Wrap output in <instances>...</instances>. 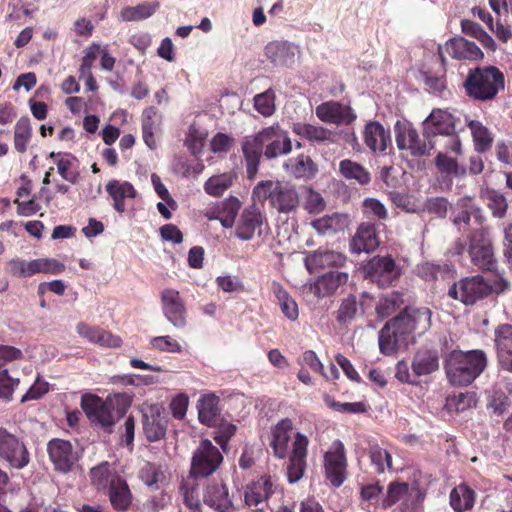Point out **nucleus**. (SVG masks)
Wrapping results in <instances>:
<instances>
[{"instance_id":"60","label":"nucleus","mask_w":512,"mask_h":512,"mask_svg":"<svg viewBox=\"0 0 512 512\" xmlns=\"http://www.w3.org/2000/svg\"><path fill=\"white\" fill-rule=\"evenodd\" d=\"M357 314V302L355 297L344 299L337 311V321L340 324H347L354 319Z\"/></svg>"},{"instance_id":"29","label":"nucleus","mask_w":512,"mask_h":512,"mask_svg":"<svg viewBox=\"0 0 512 512\" xmlns=\"http://www.w3.org/2000/svg\"><path fill=\"white\" fill-rule=\"evenodd\" d=\"M273 482L270 476H261L246 486L244 499L247 506H257L273 494Z\"/></svg>"},{"instance_id":"43","label":"nucleus","mask_w":512,"mask_h":512,"mask_svg":"<svg viewBox=\"0 0 512 512\" xmlns=\"http://www.w3.org/2000/svg\"><path fill=\"white\" fill-rule=\"evenodd\" d=\"M108 490L111 504L115 509L125 510L129 506L131 495L128 485L123 479L114 480Z\"/></svg>"},{"instance_id":"18","label":"nucleus","mask_w":512,"mask_h":512,"mask_svg":"<svg viewBox=\"0 0 512 512\" xmlns=\"http://www.w3.org/2000/svg\"><path fill=\"white\" fill-rule=\"evenodd\" d=\"M443 53L448 54L456 60H480L484 54L480 48L474 43L464 37H454L449 39L444 47L439 48V56L441 61H444Z\"/></svg>"},{"instance_id":"63","label":"nucleus","mask_w":512,"mask_h":512,"mask_svg":"<svg viewBox=\"0 0 512 512\" xmlns=\"http://www.w3.org/2000/svg\"><path fill=\"white\" fill-rule=\"evenodd\" d=\"M391 200L397 207L405 210L408 213L421 212V206L413 202L411 197L406 194L398 192L391 193Z\"/></svg>"},{"instance_id":"57","label":"nucleus","mask_w":512,"mask_h":512,"mask_svg":"<svg viewBox=\"0 0 512 512\" xmlns=\"http://www.w3.org/2000/svg\"><path fill=\"white\" fill-rule=\"evenodd\" d=\"M449 202L444 197H431L428 198L423 206L421 212H428L437 218H445L448 212Z\"/></svg>"},{"instance_id":"56","label":"nucleus","mask_w":512,"mask_h":512,"mask_svg":"<svg viewBox=\"0 0 512 512\" xmlns=\"http://www.w3.org/2000/svg\"><path fill=\"white\" fill-rule=\"evenodd\" d=\"M255 109L265 117L275 112V93L271 89L254 97Z\"/></svg>"},{"instance_id":"47","label":"nucleus","mask_w":512,"mask_h":512,"mask_svg":"<svg viewBox=\"0 0 512 512\" xmlns=\"http://www.w3.org/2000/svg\"><path fill=\"white\" fill-rule=\"evenodd\" d=\"M90 478L92 484L97 489H108L112 482L120 477H117L111 473L110 465L108 462H102L96 467H93L90 471Z\"/></svg>"},{"instance_id":"20","label":"nucleus","mask_w":512,"mask_h":512,"mask_svg":"<svg viewBox=\"0 0 512 512\" xmlns=\"http://www.w3.org/2000/svg\"><path fill=\"white\" fill-rule=\"evenodd\" d=\"M459 213L454 217V224L459 226V229H471L473 233L483 227L484 217L481 210L473 203L470 197H463L457 202Z\"/></svg>"},{"instance_id":"54","label":"nucleus","mask_w":512,"mask_h":512,"mask_svg":"<svg viewBox=\"0 0 512 512\" xmlns=\"http://www.w3.org/2000/svg\"><path fill=\"white\" fill-rule=\"evenodd\" d=\"M403 303L402 297L398 292H393L380 298L376 305V313L385 318L391 315Z\"/></svg>"},{"instance_id":"9","label":"nucleus","mask_w":512,"mask_h":512,"mask_svg":"<svg viewBox=\"0 0 512 512\" xmlns=\"http://www.w3.org/2000/svg\"><path fill=\"white\" fill-rule=\"evenodd\" d=\"M491 292L492 286L483 277L473 276L454 283L448 289V296L465 305H473Z\"/></svg>"},{"instance_id":"5","label":"nucleus","mask_w":512,"mask_h":512,"mask_svg":"<svg viewBox=\"0 0 512 512\" xmlns=\"http://www.w3.org/2000/svg\"><path fill=\"white\" fill-rule=\"evenodd\" d=\"M252 196L258 202L268 200L270 206L280 214H294L300 206L299 193L289 182L260 181L254 187Z\"/></svg>"},{"instance_id":"28","label":"nucleus","mask_w":512,"mask_h":512,"mask_svg":"<svg viewBox=\"0 0 512 512\" xmlns=\"http://www.w3.org/2000/svg\"><path fill=\"white\" fill-rule=\"evenodd\" d=\"M263 222L264 216L255 204L245 208L237 224V237L242 240L252 239L257 230L258 234L261 233L260 229Z\"/></svg>"},{"instance_id":"26","label":"nucleus","mask_w":512,"mask_h":512,"mask_svg":"<svg viewBox=\"0 0 512 512\" xmlns=\"http://www.w3.org/2000/svg\"><path fill=\"white\" fill-rule=\"evenodd\" d=\"M379 238L376 226L373 223H362L350 241V249L353 253H371L379 246Z\"/></svg>"},{"instance_id":"10","label":"nucleus","mask_w":512,"mask_h":512,"mask_svg":"<svg viewBox=\"0 0 512 512\" xmlns=\"http://www.w3.org/2000/svg\"><path fill=\"white\" fill-rule=\"evenodd\" d=\"M223 461V456L208 439L200 442L193 453L191 474L195 477H207L213 474Z\"/></svg>"},{"instance_id":"41","label":"nucleus","mask_w":512,"mask_h":512,"mask_svg":"<svg viewBox=\"0 0 512 512\" xmlns=\"http://www.w3.org/2000/svg\"><path fill=\"white\" fill-rule=\"evenodd\" d=\"M475 502V492L465 484L458 485L450 493V504L454 511L471 509Z\"/></svg>"},{"instance_id":"46","label":"nucleus","mask_w":512,"mask_h":512,"mask_svg":"<svg viewBox=\"0 0 512 512\" xmlns=\"http://www.w3.org/2000/svg\"><path fill=\"white\" fill-rule=\"evenodd\" d=\"M234 182L232 173H223L210 177L204 184V190L213 197H220L229 189Z\"/></svg>"},{"instance_id":"30","label":"nucleus","mask_w":512,"mask_h":512,"mask_svg":"<svg viewBox=\"0 0 512 512\" xmlns=\"http://www.w3.org/2000/svg\"><path fill=\"white\" fill-rule=\"evenodd\" d=\"M293 423L290 419L281 420L272 430L271 446L275 456L284 458L288 453L289 441L295 438Z\"/></svg>"},{"instance_id":"3","label":"nucleus","mask_w":512,"mask_h":512,"mask_svg":"<svg viewBox=\"0 0 512 512\" xmlns=\"http://www.w3.org/2000/svg\"><path fill=\"white\" fill-rule=\"evenodd\" d=\"M487 366V356L482 350L467 352L454 350L445 360V372L449 383L456 387L470 385Z\"/></svg>"},{"instance_id":"53","label":"nucleus","mask_w":512,"mask_h":512,"mask_svg":"<svg viewBox=\"0 0 512 512\" xmlns=\"http://www.w3.org/2000/svg\"><path fill=\"white\" fill-rule=\"evenodd\" d=\"M363 214L370 219L385 221L389 214L385 205L376 198H366L362 204Z\"/></svg>"},{"instance_id":"21","label":"nucleus","mask_w":512,"mask_h":512,"mask_svg":"<svg viewBox=\"0 0 512 512\" xmlns=\"http://www.w3.org/2000/svg\"><path fill=\"white\" fill-rule=\"evenodd\" d=\"M316 116L325 123L350 124L356 116L351 108L337 101H327L316 107Z\"/></svg>"},{"instance_id":"1","label":"nucleus","mask_w":512,"mask_h":512,"mask_svg":"<svg viewBox=\"0 0 512 512\" xmlns=\"http://www.w3.org/2000/svg\"><path fill=\"white\" fill-rule=\"evenodd\" d=\"M431 311L426 307L407 308L389 321L379 332V348L382 354L392 355L409 343L414 335H422L431 325Z\"/></svg>"},{"instance_id":"61","label":"nucleus","mask_w":512,"mask_h":512,"mask_svg":"<svg viewBox=\"0 0 512 512\" xmlns=\"http://www.w3.org/2000/svg\"><path fill=\"white\" fill-rule=\"evenodd\" d=\"M408 493V484L391 483L387 490V495L383 500V506L389 507L398 502L404 495Z\"/></svg>"},{"instance_id":"34","label":"nucleus","mask_w":512,"mask_h":512,"mask_svg":"<svg viewBox=\"0 0 512 512\" xmlns=\"http://www.w3.org/2000/svg\"><path fill=\"white\" fill-rule=\"evenodd\" d=\"M283 167L289 175L299 180H310L318 171L311 157L305 154L290 158Z\"/></svg>"},{"instance_id":"59","label":"nucleus","mask_w":512,"mask_h":512,"mask_svg":"<svg viewBox=\"0 0 512 512\" xmlns=\"http://www.w3.org/2000/svg\"><path fill=\"white\" fill-rule=\"evenodd\" d=\"M150 344L152 348L159 350L161 352L168 353H181L182 346L181 344L171 336H158L153 337L150 340Z\"/></svg>"},{"instance_id":"32","label":"nucleus","mask_w":512,"mask_h":512,"mask_svg":"<svg viewBox=\"0 0 512 512\" xmlns=\"http://www.w3.org/2000/svg\"><path fill=\"white\" fill-rule=\"evenodd\" d=\"M198 418L202 424L217 426L221 422L219 398L212 393L203 395L197 402Z\"/></svg>"},{"instance_id":"42","label":"nucleus","mask_w":512,"mask_h":512,"mask_svg":"<svg viewBox=\"0 0 512 512\" xmlns=\"http://www.w3.org/2000/svg\"><path fill=\"white\" fill-rule=\"evenodd\" d=\"M293 132L303 139L313 142H325L332 140V132L321 126L307 123H295Z\"/></svg>"},{"instance_id":"33","label":"nucleus","mask_w":512,"mask_h":512,"mask_svg":"<svg viewBox=\"0 0 512 512\" xmlns=\"http://www.w3.org/2000/svg\"><path fill=\"white\" fill-rule=\"evenodd\" d=\"M364 141L373 152H383L391 143L390 131L379 122H370L365 126Z\"/></svg>"},{"instance_id":"36","label":"nucleus","mask_w":512,"mask_h":512,"mask_svg":"<svg viewBox=\"0 0 512 512\" xmlns=\"http://www.w3.org/2000/svg\"><path fill=\"white\" fill-rule=\"evenodd\" d=\"M106 191L114 201V208L117 212L123 213L125 211L124 199L135 198L136 190L129 182H120L118 180H111L106 185Z\"/></svg>"},{"instance_id":"39","label":"nucleus","mask_w":512,"mask_h":512,"mask_svg":"<svg viewBox=\"0 0 512 512\" xmlns=\"http://www.w3.org/2000/svg\"><path fill=\"white\" fill-rule=\"evenodd\" d=\"M476 151L485 152L492 146L494 137L490 130L480 121L466 118Z\"/></svg>"},{"instance_id":"23","label":"nucleus","mask_w":512,"mask_h":512,"mask_svg":"<svg viewBox=\"0 0 512 512\" xmlns=\"http://www.w3.org/2000/svg\"><path fill=\"white\" fill-rule=\"evenodd\" d=\"M300 54L299 46L284 40L269 42L265 47L266 57L277 66H291L296 55Z\"/></svg>"},{"instance_id":"25","label":"nucleus","mask_w":512,"mask_h":512,"mask_svg":"<svg viewBox=\"0 0 512 512\" xmlns=\"http://www.w3.org/2000/svg\"><path fill=\"white\" fill-rule=\"evenodd\" d=\"M203 501L217 512H234L235 507L224 483L213 482L204 490Z\"/></svg>"},{"instance_id":"13","label":"nucleus","mask_w":512,"mask_h":512,"mask_svg":"<svg viewBox=\"0 0 512 512\" xmlns=\"http://www.w3.org/2000/svg\"><path fill=\"white\" fill-rule=\"evenodd\" d=\"M468 252L474 265L483 270H492L495 258L491 240L486 229H479L469 237Z\"/></svg>"},{"instance_id":"45","label":"nucleus","mask_w":512,"mask_h":512,"mask_svg":"<svg viewBox=\"0 0 512 512\" xmlns=\"http://www.w3.org/2000/svg\"><path fill=\"white\" fill-rule=\"evenodd\" d=\"M273 292L279 302L282 313L291 321L298 318V305L278 283H273Z\"/></svg>"},{"instance_id":"19","label":"nucleus","mask_w":512,"mask_h":512,"mask_svg":"<svg viewBox=\"0 0 512 512\" xmlns=\"http://www.w3.org/2000/svg\"><path fill=\"white\" fill-rule=\"evenodd\" d=\"M455 117L447 110L434 109L423 122V135L430 137L451 135L455 132Z\"/></svg>"},{"instance_id":"22","label":"nucleus","mask_w":512,"mask_h":512,"mask_svg":"<svg viewBox=\"0 0 512 512\" xmlns=\"http://www.w3.org/2000/svg\"><path fill=\"white\" fill-rule=\"evenodd\" d=\"M167 430V419L163 409L158 405L150 406L143 414V432L151 441L162 439Z\"/></svg>"},{"instance_id":"4","label":"nucleus","mask_w":512,"mask_h":512,"mask_svg":"<svg viewBox=\"0 0 512 512\" xmlns=\"http://www.w3.org/2000/svg\"><path fill=\"white\" fill-rule=\"evenodd\" d=\"M130 406V398L126 394H114L102 400L96 395L82 396L81 407L93 423L109 428L120 419Z\"/></svg>"},{"instance_id":"55","label":"nucleus","mask_w":512,"mask_h":512,"mask_svg":"<svg viewBox=\"0 0 512 512\" xmlns=\"http://www.w3.org/2000/svg\"><path fill=\"white\" fill-rule=\"evenodd\" d=\"M369 456L377 472L382 473L385 469L392 468L391 455L380 446L372 445L369 449Z\"/></svg>"},{"instance_id":"8","label":"nucleus","mask_w":512,"mask_h":512,"mask_svg":"<svg viewBox=\"0 0 512 512\" xmlns=\"http://www.w3.org/2000/svg\"><path fill=\"white\" fill-rule=\"evenodd\" d=\"M0 461L17 470L25 468L30 462L25 443L3 427H0Z\"/></svg>"},{"instance_id":"12","label":"nucleus","mask_w":512,"mask_h":512,"mask_svg":"<svg viewBox=\"0 0 512 512\" xmlns=\"http://www.w3.org/2000/svg\"><path fill=\"white\" fill-rule=\"evenodd\" d=\"M65 266L55 259L39 258L26 261L20 258L8 262V271L17 277H30L37 273L60 274Z\"/></svg>"},{"instance_id":"37","label":"nucleus","mask_w":512,"mask_h":512,"mask_svg":"<svg viewBox=\"0 0 512 512\" xmlns=\"http://www.w3.org/2000/svg\"><path fill=\"white\" fill-rule=\"evenodd\" d=\"M439 368L438 353L435 350H419L414 356L412 370L416 376L433 373Z\"/></svg>"},{"instance_id":"15","label":"nucleus","mask_w":512,"mask_h":512,"mask_svg":"<svg viewBox=\"0 0 512 512\" xmlns=\"http://www.w3.org/2000/svg\"><path fill=\"white\" fill-rule=\"evenodd\" d=\"M308 438L302 433H296L291 445V451L286 466L289 483L298 482L306 469Z\"/></svg>"},{"instance_id":"40","label":"nucleus","mask_w":512,"mask_h":512,"mask_svg":"<svg viewBox=\"0 0 512 512\" xmlns=\"http://www.w3.org/2000/svg\"><path fill=\"white\" fill-rule=\"evenodd\" d=\"M160 125V116L155 108L149 107L143 113L142 133L143 140L150 149L156 148L155 133Z\"/></svg>"},{"instance_id":"31","label":"nucleus","mask_w":512,"mask_h":512,"mask_svg":"<svg viewBox=\"0 0 512 512\" xmlns=\"http://www.w3.org/2000/svg\"><path fill=\"white\" fill-rule=\"evenodd\" d=\"M76 332L82 338L91 343L98 344L103 347H120L122 340L120 337L112 335L98 327L90 326L86 323H78Z\"/></svg>"},{"instance_id":"51","label":"nucleus","mask_w":512,"mask_h":512,"mask_svg":"<svg viewBox=\"0 0 512 512\" xmlns=\"http://www.w3.org/2000/svg\"><path fill=\"white\" fill-rule=\"evenodd\" d=\"M142 481L152 489H158L159 484L165 481V472L160 465L146 463L140 471Z\"/></svg>"},{"instance_id":"49","label":"nucleus","mask_w":512,"mask_h":512,"mask_svg":"<svg viewBox=\"0 0 512 512\" xmlns=\"http://www.w3.org/2000/svg\"><path fill=\"white\" fill-rule=\"evenodd\" d=\"M157 8L156 3H142L135 7H125L120 16L123 21H140L152 16Z\"/></svg>"},{"instance_id":"50","label":"nucleus","mask_w":512,"mask_h":512,"mask_svg":"<svg viewBox=\"0 0 512 512\" xmlns=\"http://www.w3.org/2000/svg\"><path fill=\"white\" fill-rule=\"evenodd\" d=\"M461 29L464 34L474 37L484 47H487L491 50L495 49V42L493 38L487 34L478 23L467 19L462 20Z\"/></svg>"},{"instance_id":"48","label":"nucleus","mask_w":512,"mask_h":512,"mask_svg":"<svg viewBox=\"0 0 512 512\" xmlns=\"http://www.w3.org/2000/svg\"><path fill=\"white\" fill-rule=\"evenodd\" d=\"M32 129L26 117L20 118L14 128V147L19 153H24L31 140Z\"/></svg>"},{"instance_id":"24","label":"nucleus","mask_w":512,"mask_h":512,"mask_svg":"<svg viewBox=\"0 0 512 512\" xmlns=\"http://www.w3.org/2000/svg\"><path fill=\"white\" fill-rule=\"evenodd\" d=\"M495 346L499 366L512 373V325L503 324L496 328Z\"/></svg>"},{"instance_id":"27","label":"nucleus","mask_w":512,"mask_h":512,"mask_svg":"<svg viewBox=\"0 0 512 512\" xmlns=\"http://www.w3.org/2000/svg\"><path fill=\"white\" fill-rule=\"evenodd\" d=\"M347 258L338 251L318 249L309 253L305 259V265L310 272L330 267H342Z\"/></svg>"},{"instance_id":"2","label":"nucleus","mask_w":512,"mask_h":512,"mask_svg":"<svg viewBox=\"0 0 512 512\" xmlns=\"http://www.w3.org/2000/svg\"><path fill=\"white\" fill-rule=\"evenodd\" d=\"M291 150L292 142L288 133L278 124L264 128L254 136L245 137L242 151L246 160L248 176L252 178L257 173L262 154L267 159H274L289 154Z\"/></svg>"},{"instance_id":"14","label":"nucleus","mask_w":512,"mask_h":512,"mask_svg":"<svg viewBox=\"0 0 512 512\" xmlns=\"http://www.w3.org/2000/svg\"><path fill=\"white\" fill-rule=\"evenodd\" d=\"M366 276L379 286H386L399 278L400 268L390 256H375L365 266Z\"/></svg>"},{"instance_id":"52","label":"nucleus","mask_w":512,"mask_h":512,"mask_svg":"<svg viewBox=\"0 0 512 512\" xmlns=\"http://www.w3.org/2000/svg\"><path fill=\"white\" fill-rule=\"evenodd\" d=\"M435 165L441 173L447 176H464L466 174L465 168L460 167L455 159L442 152L437 154Z\"/></svg>"},{"instance_id":"16","label":"nucleus","mask_w":512,"mask_h":512,"mask_svg":"<svg viewBox=\"0 0 512 512\" xmlns=\"http://www.w3.org/2000/svg\"><path fill=\"white\" fill-rule=\"evenodd\" d=\"M324 467L326 477L333 486H340L346 479L345 450L340 441H335L325 453Z\"/></svg>"},{"instance_id":"38","label":"nucleus","mask_w":512,"mask_h":512,"mask_svg":"<svg viewBox=\"0 0 512 512\" xmlns=\"http://www.w3.org/2000/svg\"><path fill=\"white\" fill-rule=\"evenodd\" d=\"M339 173L344 179L354 181L362 186L369 184L371 181L369 171L361 164L350 159L340 161Z\"/></svg>"},{"instance_id":"64","label":"nucleus","mask_w":512,"mask_h":512,"mask_svg":"<svg viewBox=\"0 0 512 512\" xmlns=\"http://www.w3.org/2000/svg\"><path fill=\"white\" fill-rule=\"evenodd\" d=\"M488 206L492 210L493 215L497 217H503L507 210V202L505 197L495 191L488 194Z\"/></svg>"},{"instance_id":"11","label":"nucleus","mask_w":512,"mask_h":512,"mask_svg":"<svg viewBox=\"0 0 512 512\" xmlns=\"http://www.w3.org/2000/svg\"><path fill=\"white\" fill-rule=\"evenodd\" d=\"M46 450L54 470L64 474L70 472L80 458L78 449L70 441L60 438L50 440Z\"/></svg>"},{"instance_id":"44","label":"nucleus","mask_w":512,"mask_h":512,"mask_svg":"<svg viewBox=\"0 0 512 512\" xmlns=\"http://www.w3.org/2000/svg\"><path fill=\"white\" fill-rule=\"evenodd\" d=\"M347 223V216L339 213L326 215L312 222L313 228L319 234H331L343 230Z\"/></svg>"},{"instance_id":"17","label":"nucleus","mask_w":512,"mask_h":512,"mask_svg":"<svg viewBox=\"0 0 512 512\" xmlns=\"http://www.w3.org/2000/svg\"><path fill=\"white\" fill-rule=\"evenodd\" d=\"M162 311L165 318L175 327L186 326V308L179 291L166 288L160 294Z\"/></svg>"},{"instance_id":"6","label":"nucleus","mask_w":512,"mask_h":512,"mask_svg":"<svg viewBox=\"0 0 512 512\" xmlns=\"http://www.w3.org/2000/svg\"><path fill=\"white\" fill-rule=\"evenodd\" d=\"M504 87V74L495 66L470 69L464 81L466 94L482 102L495 99Z\"/></svg>"},{"instance_id":"58","label":"nucleus","mask_w":512,"mask_h":512,"mask_svg":"<svg viewBox=\"0 0 512 512\" xmlns=\"http://www.w3.org/2000/svg\"><path fill=\"white\" fill-rule=\"evenodd\" d=\"M305 190V200H304V208L309 213H320L325 208V201L321 194L311 187H304Z\"/></svg>"},{"instance_id":"7","label":"nucleus","mask_w":512,"mask_h":512,"mask_svg":"<svg viewBox=\"0 0 512 512\" xmlns=\"http://www.w3.org/2000/svg\"><path fill=\"white\" fill-rule=\"evenodd\" d=\"M395 141L400 151H407L413 157L429 155L434 144L421 139L412 123L407 120H398L394 126Z\"/></svg>"},{"instance_id":"35","label":"nucleus","mask_w":512,"mask_h":512,"mask_svg":"<svg viewBox=\"0 0 512 512\" xmlns=\"http://www.w3.org/2000/svg\"><path fill=\"white\" fill-rule=\"evenodd\" d=\"M349 275L346 272L331 271L320 276L311 290L317 297L334 293L340 286L347 283Z\"/></svg>"},{"instance_id":"62","label":"nucleus","mask_w":512,"mask_h":512,"mask_svg":"<svg viewBox=\"0 0 512 512\" xmlns=\"http://www.w3.org/2000/svg\"><path fill=\"white\" fill-rule=\"evenodd\" d=\"M99 51L100 45L98 43H93L85 49L82 64L79 68L80 75L92 74L91 67L97 58Z\"/></svg>"}]
</instances>
